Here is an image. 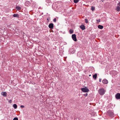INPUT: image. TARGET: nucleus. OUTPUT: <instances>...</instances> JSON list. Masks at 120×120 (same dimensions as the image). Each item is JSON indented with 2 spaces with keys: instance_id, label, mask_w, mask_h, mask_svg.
<instances>
[{
  "instance_id": "obj_6",
  "label": "nucleus",
  "mask_w": 120,
  "mask_h": 120,
  "mask_svg": "<svg viewBox=\"0 0 120 120\" xmlns=\"http://www.w3.org/2000/svg\"><path fill=\"white\" fill-rule=\"evenodd\" d=\"M116 98L117 99H120V94L119 93H117L115 95Z\"/></svg>"
},
{
  "instance_id": "obj_16",
  "label": "nucleus",
  "mask_w": 120,
  "mask_h": 120,
  "mask_svg": "<svg viewBox=\"0 0 120 120\" xmlns=\"http://www.w3.org/2000/svg\"><path fill=\"white\" fill-rule=\"evenodd\" d=\"M116 10L117 11H120V7L119 6H117V7Z\"/></svg>"
},
{
  "instance_id": "obj_8",
  "label": "nucleus",
  "mask_w": 120,
  "mask_h": 120,
  "mask_svg": "<svg viewBox=\"0 0 120 120\" xmlns=\"http://www.w3.org/2000/svg\"><path fill=\"white\" fill-rule=\"evenodd\" d=\"M1 94L4 97H6L7 96V93L6 92H3L1 93Z\"/></svg>"
},
{
  "instance_id": "obj_27",
  "label": "nucleus",
  "mask_w": 120,
  "mask_h": 120,
  "mask_svg": "<svg viewBox=\"0 0 120 120\" xmlns=\"http://www.w3.org/2000/svg\"><path fill=\"white\" fill-rule=\"evenodd\" d=\"M101 79H99V82H101Z\"/></svg>"
},
{
  "instance_id": "obj_10",
  "label": "nucleus",
  "mask_w": 120,
  "mask_h": 120,
  "mask_svg": "<svg viewBox=\"0 0 120 120\" xmlns=\"http://www.w3.org/2000/svg\"><path fill=\"white\" fill-rule=\"evenodd\" d=\"M97 76V74H95L94 75H93V79H94L96 80V79Z\"/></svg>"
},
{
  "instance_id": "obj_22",
  "label": "nucleus",
  "mask_w": 120,
  "mask_h": 120,
  "mask_svg": "<svg viewBox=\"0 0 120 120\" xmlns=\"http://www.w3.org/2000/svg\"><path fill=\"white\" fill-rule=\"evenodd\" d=\"M85 22L86 23H88V19H85Z\"/></svg>"
},
{
  "instance_id": "obj_18",
  "label": "nucleus",
  "mask_w": 120,
  "mask_h": 120,
  "mask_svg": "<svg viewBox=\"0 0 120 120\" xmlns=\"http://www.w3.org/2000/svg\"><path fill=\"white\" fill-rule=\"evenodd\" d=\"M79 0H74V1L75 3H78Z\"/></svg>"
},
{
  "instance_id": "obj_9",
  "label": "nucleus",
  "mask_w": 120,
  "mask_h": 120,
  "mask_svg": "<svg viewBox=\"0 0 120 120\" xmlns=\"http://www.w3.org/2000/svg\"><path fill=\"white\" fill-rule=\"evenodd\" d=\"M80 27L82 30H84L85 29V26L83 25H81Z\"/></svg>"
},
{
  "instance_id": "obj_23",
  "label": "nucleus",
  "mask_w": 120,
  "mask_h": 120,
  "mask_svg": "<svg viewBox=\"0 0 120 120\" xmlns=\"http://www.w3.org/2000/svg\"><path fill=\"white\" fill-rule=\"evenodd\" d=\"M18 118L17 117H15L14 118L13 120H18Z\"/></svg>"
},
{
  "instance_id": "obj_20",
  "label": "nucleus",
  "mask_w": 120,
  "mask_h": 120,
  "mask_svg": "<svg viewBox=\"0 0 120 120\" xmlns=\"http://www.w3.org/2000/svg\"><path fill=\"white\" fill-rule=\"evenodd\" d=\"M95 9V7L93 6H92L91 7V10L92 11H93Z\"/></svg>"
},
{
  "instance_id": "obj_7",
  "label": "nucleus",
  "mask_w": 120,
  "mask_h": 120,
  "mask_svg": "<svg viewBox=\"0 0 120 120\" xmlns=\"http://www.w3.org/2000/svg\"><path fill=\"white\" fill-rule=\"evenodd\" d=\"M49 28L51 29H53V24L52 23L49 24L48 26Z\"/></svg>"
},
{
  "instance_id": "obj_25",
  "label": "nucleus",
  "mask_w": 120,
  "mask_h": 120,
  "mask_svg": "<svg viewBox=\"0 0 120 120\" xmlns=\"http://www.w3.org/2000/svg\"><path fill=\"white\" fill-rule=\"evenodd\" d=\"M87 95H88V94H87V93H86V94H84V96H85V97L86 96H87Z\"/></svg>"
},
{
  "instance_id": "obj_3",
  "label": "nucleus",
  "mask_w": 120,
  "mask_h": 120,
  "mask_svg": "<svg viewBox=\"0 0 120 120\" xmlns=\"http://www.w3.org/2000/svg\"><path fill=\"white\" fill-rule=\"evenodd\" d=\"M81 90L82 92H87L89 91V90L86 87L85 88H82Z\"/></svg>"
},
{
  "instance_id": "obj_4",
  "label": "nucleus",
  "mask_w": 120,
  "mask_h": 120,
  "mask_svg": "<svg viewBox=\"0 0 120 120\" xmlns=\"http://www.w3.org/2000/svg\"><path fill=\"white\" fill-rule=\"evenodd\" d=\"M72 37L73 40L75 41H76L77 40L76 38V35L75 34H73L72 35Z\"/></svg>"
},
{
  "instance_id": "obj_14",
  "label": "nucleus",
  "mask_w": 120,
  "mask_h": 120,
  "mask_svg": "<svg viewBox=\"0 0 120 120\" xmlns=\"http://www.w3.org/2000/svg\"><path fill=\"white\" fill-rule=\"evenodd\" d=\"M13 16L14 17H17L18 18H19V15L18 14H14L13 15Z\"/></svg>"
},
{
  "instance_id": "obj_31",
  "label": "nucleus",
  "mask_w": 120,
  "mask_h": 120,
  "mask_svg": "<svg viewBox=\"0 0 120 120\" xmlns=\"http://www.w3.org/2000/svg\"><path fill=\"white\" fill-rule=\"evenodd\" d=\"M98 21H99V22H100V19L98 20Z\"/></svg>"
},
{
  "instance_id": "obj_28",
  "label": "nucleus",
  "mask_w": 120,
  "mask_h": 120,
  "mask_svg": "<svg viewBox=\"0 0 120 120\" xmlns=\"http://www.w3.org/2000/svg\"><path fill=\"white\" fill-rule=\"evenodd\" d=\"M118 4L120 6V3H119Z\"/></svg>"
},
{
  "instance_id": "obj_29",
  "label": "nucleus",
  "mask_w": 120,
  "mask_h": 120,
  "mask_svg": "<svg viewBox=\"0 0 120 120\" xmlns=\"http://www.w3.org/2000/svg\"><path fill=\"white\" fill-rule=\"evenodd\" d=\"M47 20H49V19H48V18H47Z\"/></svg>"
},
{
  "instance_id": "obj_2",
  "label": "nucleus",
  "mask_w": 120,
  "mask_h": 120,
  "mask_svg": "<svg viewBox=\"0 0 120 120\" xmlns=\"http://www.w3.org/2000/svg\"><path fill=\"white\" fill-rule=\"evenodd\" d=\"M107 113L111 117H113L114 116V114L113 111L109 110L107 111Z\"/></svg>"
},
{
  "instance_id": "obj_11",
  "label": "nucleus",
  "mask_w": 120,
  "mask_h": 120,
  "mask_svg": "<svg viewBox=\"0 0 120 120\" xmlns=\"http://www.w3.org/2000/svg\"><path fill=\"white\" fill-rule=\"evenodd\" d=\"M26 5L27 6H28L30 4V2L29 1H27L25 3Z\"/></svg>"
},
{
  "instance_id": "obj_19",
  "label": "nucleus",
  "mask_w": 120,
  "mask_h": 120,
  "mask_svg": "<svg viewBox=\"0 0 120 120\" xmlns=\"http://www.w3.org/2000/svg\"><path fill=\"white\" fill-rule=\"evenodd\" d=\"M50 0H46V2L47 3H50L51 2Z\"/></svg>"
},
{
  "instance_id": "obj_17",
  "label": "nucleus",
  "mask_w": 120,
  "mask_h": 120,
  "mask_svg": "<svg viewBox=\"0 0 120 120\" xmlns=\"http://www.w3.org/2000/svg\"><path fill=\"white\" fill-rule=\"evenodd\" d=\"M13 107L15 109H16L17 108V105L16 104H14L13 105Z\"/></svg>"
},
{
  "instance_id": "obj_15",
  "label": "nucleus",
  "mask_w": 120,
  "mask_h": 120,
  "mask_svg": "<svg viewBox=\"0 0 120 120\" xmlns=\"http://www.w3.org/2000/svg\"><path fill=\"white\" fill-rule=\"evenodd\" d=\"M98 28L100 29H102L103 27V26L100 25H99L98 26Z\"/></svg>"
},
{
  "instance_id": "obj_24",
  "label": "nucleus",
  "mask_w": 120,
  "mask_h": 120,
  "mask_svg": "<svg viewBox=\"0 0 120 120\" xmlns=\"http://www.w3.org/2000/svg\"><path fill=\"white\" fill-rule=\"evenodd\" d=\"M53 21L54 22H56V18H54L53 20Z\"/></svg>"
},
{
  "instance_id": "obj_21",
  "label": "nucleus",
  "mask_w": 120,
  "mask_h": 120,
  "mask_svg": "<svg viewBox=\"0 0 120 120\" xmlns=\"http://www.w3.org/2000/svg\"><path fill=\"white\" fill-rule=\"evenodd\" d=\"M69 32L71 34H72L73 33V30H72L70 29L69 30Z\"/></svg>"
},
{
  "instance_id": "obj_13",
  "label": "nucleus",
  "mask_w": 120,
  "mask_h": 120,
  "mask_svg": "<svg viewBox=\"0 0 120 120\" xmlns=\"http://www.w3.org/2000/svg\"><path fill=\"white\" fill-rule=\"evenodd\" d=\"M16 8L17 9V10L19 11V10H21V8L18 6H17Z\"/></svg>"
},
{
  "instance_id": "obj_12",
  "label": "nucleus",
  "mask_w": 120,
  "mask_h": 120,
  "mask_svg": "<svg viewBox=\"0 0 120 120\" xmlns=\"http://www.w3.org/2000/svg\"><path fill=\"white\" fill-rule=\"evenodd\" d=\"M70 52L72 54H73L75 52V51L73 49H72L70 50Z\"/></svg>"
},
{
  "instance_id": "obj_26",
  "label": "nucleus",
  "mask_w": 120,
  "mask_h": 120,
  "mask_svg": "<svg viewBox=\"0 0 120 120\" xmlns=\"http://www.w3.org/2000/svg\"><path fill=\"white\" fill-rule=\"evenodd\" d=\"M24 107H25L24 106V105H21L20 106V107L21 108H24Z\"/></svg>"
},
{
  "instance_id": "obj_30",
  "label": "nucleus",
  "mask_w": 120,
  "mask_h": 120,
  "mask_svg": "<svg viewBox=\"0 0 120 120\" xmlns=\"http://www.w3.org/2000/svg\"><path fill=\"white\" fill-rule=\"evenodd\" d=\"M91 76V75H89V76Z\"/></svg>"
},
{
  "instance_id": "obj_5",
  "label": "nucleus",
  "mask_w": 120,
  "mask_h": 120,
  "mask_svg": "<svg viewBox=\"0 0 120 120\" xmlns=\"http://www.w3.org/2000/svg\"><path fill=\"white\" fill-rule=\"evenodd\" d=\"M103 83L105 84H107L108 82L107 80L106 79H104L102 80Z\"/></svg>"
},
{
  "instance_id": "obj_1",
  "label": "nucleus",
  "mask_w": 120,
  "mask_h": 120,
  "mask_svg": "<svg viewBox=\"0 0 120 120\" xmlns=\"http://www.w3.org/2000/svg\"><path fill=\"white\" fill-rule=\"evenodd\" d=\"M105 91V89L103 88L99 89L98 90V93L101 95L104 94Z\"/></svg>"
}]
</instances>
